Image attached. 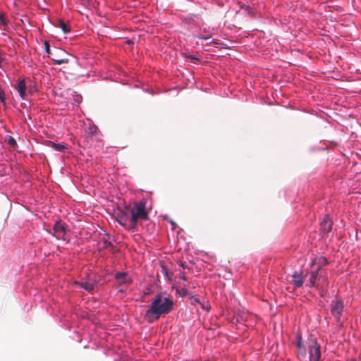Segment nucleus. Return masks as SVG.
Returning <instances> with one entry per match:
<instances>
[{
	"mask_svg": "<svg viewBox=\"0 0 361 361\" xmlns=\"http://www.w3.org/2000/svg\"><path fill=\"white\" fill-rule=\"evenodd\" d=\"M161 271L164 274V276L169 280L172 281L173 273L170 271L166 265L163 264V262H160Z\"/></svg>",
	"mask_w": 361,
	"mask_h": 361,
	"instance_id": "14",
	"label": "nucleus"
},
{
	"mask_svg": "<svg viewBox=\"0 0 361 361\" xmlns=\"http://www.w3.org/2000/svg\"><path fill=\"white\" fill-rule=\"evenodd\" d=\"M321 268L319 267L317 271L310 272V283L307 284L310 287H319V286H324L323 283H320L322 275L319 274ZM324 285H327L328 281L326 278H323Z\"/></svg>",
	"mask_w": 361,
	"mask_h": 361,
	"instance_id": "6",
	"label": "nucleus"
},
{
	"mask_svg": "<svg viewBox=\"0 0 361 361\" xmlns=\"http://www.w3.org/2000/svg\"><path fill=\"white\" fill-rule=\"evenodd\" d=\"M51 59L55 64L61 65L63 63H68L69 62V59L67 57H65V56L68 55V53L64 50L56 49L54 54H51Z\"/></svg>",
	"mask_w": 361,
	"mask_h": 361,
	"instance_id": "7",
	"label": "nucleus"
},
{
	"mask_svg": "<svg viewBox=\"0 0 361 361\" xmlns=\"http://www.w3.org/2000/svg\"><path fill=\"white\" fill-rule=\"evenodd\" d=\"M0 25H6V22L4 16H0Z\"/></svg>",
	"mask_w": 361,
	"mask_h": 361,
	"instance_id": "24",
	"label": "nucleus"
},
{
	"mask_svg": "<svg viewBox=\"0 0 361 361\" xmlns=\"http://www.w3.org/2000/svg\"><path fill=\"white\" fill-rule=\"evenodd\" d=\"M333 222L330 220L329 216L325 215L320 223L321 229L325 233H329L332 229Z\"/></svg>",
	"mask_w": 361,
	"mask_h": 361,
	"instance_id": "9",
	"label": "nucleus"
},
{
	"mask_svg": "<svg viewBox=\"0 0 361 361\" xmlns=\"http://www.w3.org/2000/svg\"><path fill=\"white\" fill-rule=\"evenodd\" d=\"M127 274L126 272H118L116 274L115 278L121 281V283L128 284L131 283V279L126 278Z\"/></svg>",
	"mask_w": 361,
	"mask_h": 361,
	"instance_id": "13",
	"label": "nucleus"
},
{
	"mask_svg": "<svg viewBox=\"0 0 361 361\" xmlns=\"http://www.w3.org/2000/svg\"><path fill=\"white\" fill-rule=\"evenodd\" d=\"M192 288H195V286L194 283H192Z\"/></svg>",
	"mask_w": 361,
	"mask_h": 361,
	"instance_id": "34",
	"label": "nucleus"
},
{
	"mask_svg": "<svg viewBox=\"0 0 361 361\" xmlns=\"http://www.w3.org/2000/svg\"><path fill=\"white\" fill-rule=\"evenodd\" d=\"M53 235L58 240H68L67 232L68 231V226L62 221H57L53 227Z\"/></svg>",
	"mask_w": 361,
	"mask_h": 361,
	"instance_id": "3",
	"label": "nucleus"
},
{
	"mask_svg": "<svg viewBox=\"0 0 361 361\" xmlns=\"http://www.w3.org/2000/svg\"><path fill=\"white\" fill-rule=\"evenodd\" d=\"M57 27H60L64 33H68L71 31V27L68 23L64 22L62 20L58 21Z\"/></svg>",
	"mask_w": 361,
	"mask_h": 361,
	"instance_id": "15",
	"label": "nucleus"
},
{
	"mask_svg": "<svg viewBox=\"0 0 361 361\" xmlns=\"http://www.w3.org/2000/svg\"><path fill=\"white\" fill-rule=\"evenodd\" d=\"M297 338H298V342H297V346L299 349H302L303 350V352H302V355L303 356L305 355V348L304 347H302V336L300 335H298L297 336Z\"/></svg>",
	"mask_w": 361,
	"mask_h": 361,
	"instance_id": "18",
	"label": "nucleus"
},
{
	"mask_svg": "<svg viewBox=\"0 0 361 361\" xmlns=\"http://www.w3.org/2000/svg\"><path fill=\"white\" fill-rule=\"evenodd\" d=\"M80 286L81 288H84L85 290H86L89 292L92 291L94 288V285L93 283H88V282H81L80 283Z\"/></svg>",
	"mask_w": 361,
	"mask_h": 361,
	"instance_id": "16",
	"label": "nucleus"
},
{
	"mask_svg": "<svg viewBox=\"0 0 361 361\" xmlns=\"http://www.w3.org/2000/svg\"><path fill=\"white\" fill-rule=\"evenodd\" d=\"M32 89H30V90H29V91H28V92H29L30 93H32Z\"/></svg>",
	"mask_w": 361,
	"mask_h": 361,
	"instance_id": "32",
	"label": "nucleus"
},
{
	"mask_svg": "<svg viewBox=\"0 0 361 361\" xmlns=\"http://www.w3.org/2000/svg\"><path fill=\"white\" fill-rule=\"evenodd\" d=\"M129 214H131V218L129 220L128 230H134L137 226L140 220H147L148 212L146 209V203L145 201L134 202L133 206H130Z\"/></svg>",
	"mask_w": 361,
	"mask_h": 361,
	"instance_id": "2",
	"label": "nucleus"
},
{
	"mask_svg": "<svg viewBox=\"0 0 361 361\" xmlns=\"http://www.w3.org/2000/svg\"><path fill=\"white\" fill-rule=\"evenodd\" d=\"M6 140L10 146H11L13 147H15L17 146L16 141L12 136H10V135L7 136Z\"/></svg>",
	"mask_w": 361,
	"mask_h": 361,
	"instance_id": "19",
	"label": "nucleus"
},
{
	"mask_svg": "<svg viewBox=\"0 0 361 361\" xmlns=\"http://www.w3.org/2000/svg\"><path fill=\"white\" fill-rule=\"evenodd\" d=\"M49 146L58 152H63L68 149V145L64 143H54L53 142H50Z\"/></svg>",
	"mask_w": 361,
	"mask_h": 361,
	"instance_id": "12",
	"label": "nucleus"
},
{
	"mask_svg": "<svg viewBox=\"0 0 361 361\" xmlns=\"http://www.w3.org/2000/svg\"><path fill=\"white\" fill-rule=\"evenodd\" d=\"M308 351L310 361H319L321 358L320 345L314 338H311L308 342Z\"/></svg>",
	"mask_w": 361,
	"mask_h": 361,
	"instance_id": "4",
	"label": "nucleus"
},
{
	"mask_svg": "<svg viewBox=\"0 0 361 361\" xmlns=\"http://www.w3.org/2000/svg\"><path fill=\"white\" fill-rule=\"evenodd\" d=\"M204 310H207V311L209 310L210 307H206L204 304H200Z\"/></svg>",
	"mask_w": 361,
	"mask_h": 361,
	"instance_id": "27",
	"label": "nucleus"
},
{
	"mask_svg": "<svg viewBox=\"0 0 361 361\" xmlns=\"http://www.w3.org/2000/svg\"><path fill=\"white\" fill-rule=\"evenodd\" d=\"M190 300L192 305H196L197 303H200L199 299L196 296H190Z\"/></svg>",
	"mask_w": 361,
	"mask_h": 361,
	"instance_id": "23",
	"label": "nucleus"
},
{
	"mask_svg": "<svg viewBox=\"0 0 361 361\" xmlns=\"http://www.w3.org/2000/svg\"><path fill=\"white\" fill-rule=\"evenodd\" d=\"M348 361H358V360H356L355 359H349V360H348Z\"/></svg>",
	"mask_w": 361,
	"mask_h": 361,
	"instance_id": "30",
	"label": "nucleus"
},
{
	"mask_svg": "<svg viewBox=\"0 0 361 361\" xmlns=\"http://www.w3.org/2000/svg\"><path fill=\"white\" fill-rule=\"evenodd\" d=\"M0 99L2 102H4V92L3 90L0 87Z\"/></svg>",
	"mask_w": 361,
	"mask_h": 361,
	"instance_id": "25",
	"label": "nucleus"
},
{
	"mask_svg": "<svg viewBox=\"0 0 361 361\" xmlns=\"http://www.w3.org/2000/svg\"><path fill=\"white\" fill-rule=\"evenodd\" d=\"M16 89L18 92L20 97L23 99L26 94L27 85L25 80H20L16 85Z\"/></svg>",
	"mask_w": 361,
	"mask_h": 361,
	"instance_id": "10",
	"label": "nucleus"
},
{
	"mask_svg": "<svg viewBox=\"0 0 361 361\" xmlns=\"http://www.w3.org/2000/svg\"><path fill=\"white\" fill-rule=\"evenodd\" d=\"M44 45L45 51L48 54L49 56H50V55H51V54H53V53L50 50V46H49V42L47 41H44Z\"/></svg>",
	"mask_w": 361,
	"mask_h": 361,
	"instance_id": "21",
	"label": "nucleus"
},
{
	"mask_svg": "<svg viewBox=\"0 0 361 361\" xmlns=\"http://www.w3.org/2000/svg\"><path fill=\"white\" fill-rule=\"evenodd\" d=\"M179 294L183 297L189 295L188 288L184 285L183 288L179 290Z\"/></svg>",
	"mask_w": 361,
	"mask_h": 361,
	"instance_id": "20",
	"label": "nucleus"
},
{
	"mask_svg": "<svg viewBox=\"0 0 361 361\" xmlns=\"http://www.w3.org/2000/svg\"><path fill=\"white\" fill-rule=\"evenodd\" d=\"M98 128L96 126H90L86 130V132L91 135H95L97 133Z\"/></svg>",
	"mask_w": 361,
	"mask_h": 361,
	"instance_id": "17",
	"label": "nucleus"
},
{
	"mask_svg": "<svg viewBox=\"0 0 361 361\" xmlns=\"http://www.w3.org/2000/svg\"><path fill=\"white\" fill-rule=\"evenodd\" d=\"M32 89H30V90H29V91H28V92H29L30 93H32Z\"/></svg>",
	"mask_w": 361,
	"mask_h": 361,
	"instance_id": "33",
	"label": "nucleus"
},
{
	"mask_svg": "<svg viewBox=\"0 0 361 361\" xmlns=\"http://www.w3.org/2000/svg\"><path fill=\"white\" fill-rule=\"evenodd\" d=\"M180 278L181 279L184 280V281H186V280H187L186 276H185V275L184 274H180Z\"/></svg>",
	"mask_w": 361,
	"mask_h": 361,
	"instance_id": "28",
	"label": "nucleus"
},
{
	"mask_svg": "<svg viewBox=\"0 0 361 361\" xmlns=\"http://www.w3.org/2000/svg\"><path fill=\"white\" fill-rule=\"evenodd\" d=\"M343 302L340 300H333L331 304V314L336 317L337 320L340 319V316L343 311Z\"/></svg>",
	"mask_w": 361,
	"mask_h": 361,
	"instance_id": "8",
	"label": "nucleus"
},
{
	"mask_svg": "<svg viewBox=\"0 0 361 361\" xmlns=\"http://www.w3.org/2000/svg\"><path fill=\"white\" fill-rule=\"evenodd\" d=\"M358 361H361V353H360V355H359Z\"/></svg>",
	"mask_w": 361,
	"mask_h": 361,
	"instance_id": "31",
	"label": "nucleus"
},
{
	"mask_svg": "<svg viewBox=\"0 0 361 361\" xmlns=\"http://www.w3.org/2000/svg\"><path fill=\"white\" fill-rule=\"evenodd\" d=\"M315 263H318L320 265V267H322L323 265L326 264L328 262L325 260V262H313V264H315Z\"/></svg>",
	"mask_w": 361,
	"mask_h": 361,
	"instance_id": "26",
	"label": "nucleus"
},
{
	"mask_svg": "<svg viewBox=\"0 0 361 361\" xmlns=\"http://www.w3.org/2000/svg\"><path fill=\"white\" fill-rule=\"evenodd\" d=\"M292 277L293 285L296 288H300L302 286L304 283V279L302 277V272L298 273L295 271L292 276Z\"/></svg>",
	"mask_w": 361,
	"mask_h": 361,
	"instance_id": "11",
	"label": "nucleus"
},
{
	"mask_svg": "<svg viewBox=\"0 0 361 361\" xmlns=\"http://www.w3.org/2000/svg\"><path fill=\"white\" fill-rule=\"evenodd\" d=\"M130 205L126 206L123 209L119 210L116 215V221L123 226L128 229L129 220L131 218V214H129Z\"/></svg>",
	"mask_w": 361,
	"mask_h": 361,
	"instance_id": "5",
	"label": "nucleus"
},
{
	"mask_svg": "<svg viewBox=\"0 0 361 361\" xmlns=\"http://www.w3.org/2000/svg\"><path fill=\"white\" fill-rule=\"evenodd\" d=\"M103 243H104L103 248L107 249V248L114 247L112 243L106 239L103 240Z\"/></svg>",
	"mask_w": 361,
	"mask_h": 361,
	"instance_id": "22",
	"label": "nucleus"
},
{
	"mask_svg": "<svg viewBox=\"0 0 361 361\" xmlns=\"http://www.w3.org/2000/svg\"><path fill=\"white\" fill-rule=\"evenodd\" d=\"M180 266H181L183 269H186V268H187V266L185 265V263L181 262V263H180Z\"/></svg>",
	"mask_w": 361,
	"mask_h": 361,
	"instance_id": "29",
	"label": "nucleus"
},
{
	"mask_svg": "<svg viewBox=\"0 0 361 361\" xmlns=\"http://www.w3.org/2000/svg\"><path fill=\"white\" fill-rule=\"evenodd\" d=\"M173 306L172 300L157 295L152 300L150 307L147 310L144 317L149 323L159 319L161 315L170 312Z\"/></svg>",
	"mask_w": 361,
	"mask_h": 361,
	"instance_id": "1",
	"label": "nucleus"
}]
</instances>
